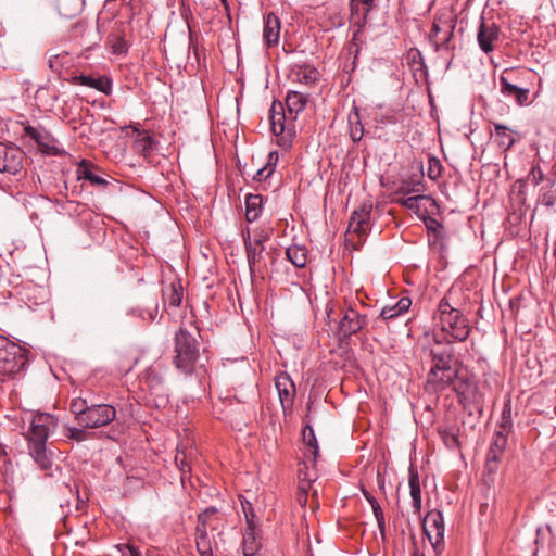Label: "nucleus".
Listing matches in <instances>:
<instances>
[{
  "instance_id": "f257e3e1",
  "label": "nucleus",
  "mask_w": 556,
  "mask_h": 556,
  "mask_svg": "<svg viewBox=\"0 0 556 556\" xmlns=\"http://www.w3.org/2000/svg\"><path fill=\"white\" fill-rule=\"evenodd\" d=\"M58 419L49 413H34L29 421V428L24 434L27 442L29 456L47 476H52L54 465L53 452L48 448V438L55 431Z\"/></svg>"
},
{
  "instance_id": "f03ea898",
  "label": "nucleus",
  "mask_w": 556,
  "mask_h": 556,
  "mask_svg": "<svg viewBox=\"0 0 556 556\" xmlns=\"http://www.w3.org/2000/svg\"><path fill=\"white\" fill-rule=\"evenodd\" d=\"M431 361L433 363L427 377V390L429 392H440L452 384L457 376V370L454 368V348L448 343L437 346L430 351Z\"/></svg>"
},
{
  "instance_id": "7ed1b4c3",
  "label": "nucleus",
  "mask_w": 556,
  "mask_h": 556,
  "mask_svg": "<svg viewBox=\"0 0 556 556\" xmlns=\"http://www.w3.org/2000/svg\"><path fill=\"white\" fill-rule=\"evenodd\" d=\"M198 330L190 332L186 328H180L175 336V367L186 374L191 375L200 361L199 342L197 339Z\"/></svg>"
},
{
  "instance_id": "20e7f679",
  "label": "nucleus",
  "mask_w": 556,
  "mask_h": 556,
  "mask_svg": "<svg viewBox=\"0 0 556 556\" xmlns=\"http://www.w3.org/2000/svg\"><path fill=\"white\" fill-rule=\"evenodd\" d=\"M439 325L441 330L457 341H465L470 333L468 318L458 309L452 307L444 298L438 306Z\"/></svg>"
},
{
  "instance_id": "39448f33",
  "label": "nucleus",
  "mask_w": 556,
  "mask_h": 556,
  "mask_svg": "<svg viewBox=\"0 0 556 556\" xmlns=\"http://www.w3.org/2000/svg\"><path fill=\"white\" fill-rule=\"evenodd\" d=\"M24 135L35 141L40 152L47 155L61 156L65 154L64 149L59 146V141L41 125H25Z\"/></svg>"
},
{
  "instance_id": "423d86ee",
  "label": "nucleus",
  "mask_w": 556,
  "mask_h": 556,
  "mask_svg": "<svg viewBox=\"0 0 556 556\" xmlns=\"http://www.w3.org/2000/svg\"><path fill=\"white\" fill-rule=\"evenodd\" d=\"M422 529L434 551L439 553L443 546L445 532L442 513L438 509L428 511L422 520Z\"/></svg>"
},
{
  "instance_id": "0eeeda50",
  "label": "nucleus",
  "mask_w": 556,
  "mask_h": 556,
  "mask_svg": "<svg viewBox=\"0 0 556 556\" xmlns=\"http://www.w3.org/2000/svg\"><path fill=\"white\" fill-rule=\"evenodd\" d=\"M367 324L366 315H362L356 309L348 307L339 321L337 336L340 341H345L361 331Z\"/></svg>"
},
{
  "instance_id": "6e6552de",
  "label": "nucleus",
  "mask_w": 556,
  "mask_h": 556,
  "mask_svg": "<svg viewBox=\"0 0 556 556\" xmlns=\"http://www.w3.org/2000/svg\"><path fill=\"white\" fill-rule=\"evenodd\" d=\"M116 417V409L109 404L90 403L81 427L87 429L100 428L109 425Z\"/></svg>"
},
{
  "instance_id": "1a4fd4ad",
  "label": "nucleus",
  "mask_w": 556,
  "mask_h": 556,
  "mask_svg": "<svg viewBox=\"0 0 556 556\" xmlns=\"http://www.w3.org/2000/svg\"><path fill=\"white\" fill-rule=\"evenodd\" d=\"M269 239L268 230L264 228H257L253 231V239L245 245L247 260L251 274H254L258 268L263 258V252L265 250L264 243Z\"/></svg>"
},
{
  "instance_id": "9d476101",
  "label": "nucleus",
  "mask_w": 556,
  "mask_h": 556,
  "mask_svg": "<svg viewBox=\"0 0 556 556\" xmlns=\"http://www.w3.org/2000/svg\"><path fill=\"white\" fill-rule=\"evenodd\" d=\"M24 152L14 144L0 142V172L16 175L23 168Z\"/></svg>"
},
{
  "instance_id": "9b49d317",
  "label": "nucleus",
  "mask_w": 556,
  "mask_h": 556,
  "mask_svg": "<svg viewBox=\"0 0 556 556\" xmlns=\"http://www.w3.org/2000/svg\"><path fill=\"white\" fill-rule=\"evenodd\" d=\"M275 387L285 414L291 412L296 393L295 384L287 372H279L275 378Z\"/></svg>"
},
{
  "instance_id": "f8f14e48",
  "label": "nucleus",
  "mask_w": 556,
  "mask_h": 556,
  "mask_svg": "<svg viewBox=\"0 0 556 556\" xmlns=\"http://www.w3.org/2000/svg\"><path fill=\"white\" fill-rule=\"evenodd\" d=\"M243 510L247 519V530L242 539V552L244 556H255L262 546L261 538L255 531L254 514L251 505L249 504L250 513H248L245 506H243Z\"/></svg>"
},
{
  "instance_id": "ddd939ff",
  "label": "nucleus",
  "mask_w": 556,
  "mask_h": 556,
  "mask_svg": "<svg viewBox=\"0 0 556 556\" xmlns=\"http://www.w3.org/2000/svg\"><path fill=\"white\" fill-rule=\"evenodd\" d=\"M27 365L26 351L18 345V351L10 350L0 356V371L4 376L20 374Z\"/></svg>"
},
{
  "instance_id": "4468645a",
  "label": "nucleus",
  "mask_w": 556,
  "mask_h": 556,
  "mask_svg": "<svg viewBox=\"0 0 556 556\" xmlns=\"http://www.w3.org/2000/svg\"><path fill=\"white\" fill-rule=\"evenodd\" d=\"M425 224L429 237V247L442 255L447 249V233L444 226L433 217L426 219Z\"/></svg>"
},
{
  "instance_id": "2eb2a0df",
  "label": "nucleus",
  "mask_w": 556,
  "mask_h": 556,
  "mask_svg": "<svg viewBox=\"0 0 556 556\" xmlns=\"http://www.w3.org/2000/svg\"><path fill=\"white\" fill-rule=\"evenodd\" d=\"M371 211V203H363L352 213L349 223V230L357 233L361 237L366 236L370 229Z\"/></svg>"
},
{
  "instance_id": "dca6fc26",
  "label": "nucleus",
  "mask_w": 556,
  "mask_h": 556,
  "mask_svg": "<svg viewBox=\"0 0 556 556\" xmlns=\"http://www.w3.org/2000/svg\"><path fill=\"white\" fill-rule=\"evenodd\" d=\"M500 28L498 26L491 22H485L484 17H481V23L477 33V41L480 49L490 53L494 50V42L498 40Z\"/></svg>"
},
{
  "instance_id": "f3484780",
  "label": "nucleus",
  "mask_w": 556,
  "mask_h": 556,
  "mask_svg": "<svg viewBox=\"0 0 556 556\" xmlns=\"http://www.w3.org/2000/svg\"><path fill=\"white\" fill-rule=\"evenodd\" d=\"M507 446V437L502 431L495 432L489 447L485 470L489 473H494L497 470V463L501 460L502 455Z\"/></svg>"
},
{
  "instance_id": "a211bd4d",
  "label": "nucleus",
  "mask_w": 556,
  "mask_h": 556,
  "mask_svg": "<svg viewBox=\"0 0 556 556\" xmlns=\"http://www.w3.org/2000/svg\"><path fill=\"white\" fill-rule=\"evenodd\" d=\"M270 125L275 136H281V140L286 137L290 139L293 135L292 129L286 127L287 114L281 102L274 101L270 108Z\"/></svg>"
},
{
  "instance_id": "6ab92c4d",
  "label": "nucleus",
  "mask_w": 556,
  "mask_h": 556,
  "mask_svg": "<svg viewBox=\"0 0 556 556\" xmlns=\"http://www.w3.org/2000/svg\"><path fill=\"white\" fill-rule=\"evenodd\" d=\"M501 92L506 98L515 99L516 103L523 105L529 99V89L521 88L509 81L507 74H502L498 78Z\"/></svg>"
},
{
  "instance_id": "aec40b11",
  "label": "nucleus",
  "mask_w": 556,
  "mask_h": 556,
  "mask_svg": "<svg viewBox=\"0 0 556 556\" xmlns=\"http://www.w3.org/2000/svg\"><path fill=\"white\" fill-rule=\"evenodd\" d=\"M280 20L274 13H269L264 18L263 40L267 47L278 45L280 38Z\"/></svg>"
},
{
  "instance_id": "412c9836",
  "label": "nucleus",
  "mask_w": 556,
  "mask_h": 556,
  "mask_svg": "<svg viewBox=\"0 0 556 556\" xmlns=\"http://www.w3.org/2000/svg\"><path fill=\"white\" fill-rule=\"evenodd\" d=\"M46 55L49 68L55 74L60 75L64 70H68L73 65V59L66 51L59 52L54 49H49Z\"/></svg>"
},
{
  "instance_id": "4be33fe9",
  "label": "nucleus",
  "mask_w": 556,
  "mask_h": 556,
  "mask_svg": "<svg viewBox=\"0 0 556 556\" xmlns=\"http://www.w3.org/2000/svg\"><path fill=\"white\" fill-rule=\"evenodd\" d=\"M98 168L87 160H81L77 166L76 175L77 179L88 180L92 186L104 187L108 185L106 179L96 173Z\"/></svg>"
},
{
  "instance_id": "5701e85b",
  "label": "nucleus",
  "mask_w": 556,
  "mask_h": 556,
  "mask_svg": "<svg viewBox=\"0 0 556 556\" xmlns=\"http://www.w3.org/2000/svg\"><path fill=\"white\" fill-rule=\"evenodd\" d=\"M292 79L303 85H312L317 80V70L308 64L294 65L291 72Z\"/></svg>"
},
{
  "instance_id": "b1692460",
  "label": "nucleus",
  "mask_w": 556,
  "mask_h": 556,
  "mask_svg": "<svg viewBox=\"0 0 556 556\" xmlns=\"http://www.w3.org/2000/svg\"><path fill=\"white\" fill-rule=\"evenodd\" d=\"M73 81L77 85L87 86L101 91L105 94L111 93L112 87L111 81L104 77L94 78L92 76L79 75L73 77Z\"/></svg>"
},
{
  "instance_id": "393cba45",
  "label": "nucleus",
  "mask_w": 556,
  "mask_h": 556,
  "mask_svg": "<svg viewBox=\"0 0 556 556\" xmlns=\"http://www.w3.org/2000/svg\"><path fill=\"white\" fill-rule=\"evenodd\" d=\"M307 97L299 91H289L286 97V106L288 115L294 119L296 115L302 112L306 105Z\"/></svg>"
},
{
  "instance_id": "a878e982",
  "label": "nucleus",
  "mask_w": 556,
  "mask_h": 556,
  "mask_svg": "<svg viewBox=\"0 0 556 556\" xmlns=\"http://www.w3.org/2000/svg\"><path fill=\"white\" fill-rule=\"evenodd\" d=\"M263 211V197L261 194L249 193L245 197V218L249 223L258 219Z\"/></svg>"
},
{
  "instance_id": "bb28decb",
  "label": "nucleus",
  "mask_w": 556,
  "mask_h": 556,
  "mask_svg": "<svg viewBox=\"0 0 556 556\" xmlns=\"http://www.w3.org/2000/svg\"><path fill=\"white\" fill-rule=\"evenodd\" d=\"M197 549L201 556H213V543L207 533V527L197 525Z\"/></svg>"
},
{
  "instance_id": "cd10ccee",
  "label": "nucleus",
  "mask_w": 556,
  "mask_h": 556,
  "mask_svg": "<svg viewBox=\"0 0 556 556\" xmlns=\"http://www.w3.org/2000/svg\"><path fill=\"white\" fill-rule=\"evenodd\" d=\"M412 305V301L409 298L400 299L396 304L392 306H384L380 312V317L384 320H391L396 318L397 316L406 313Z\"/></svg>"
},
{
  "instance_id": "c85d7f7f",
  "label": "nucleus",
  "mask_w": 556,
  "mask_h": 556,
  "mask_svg": "<svg viewBox=\"0 0 556 556\" xmlns=\"http://www.w3.org/2000/svg\"><path fill=\"white\" fill-rule=\"evenodd\" d=\"M348 123L350 126L351 139L354 142L361 141L364 136V127L362 124L359 110L356 105H354L352 111L349 113Z\"/></svg>"
},
{
  "instance_id": "c756f323",
  "label": "nucleus",
  "mask_w": 556,
  "mask_h": 556,
  "mask_svg": "<svg viewBox=\"0 0 556 556\" xmlns=\"http://www.w3.org/2000/svg\"><path fill=\"white\" fill-rule=\"evenodd\" d=\"M154 144L155 141L151 136L146 132H139L135 140V150L144 159L149 160L154 151Z\"/></svg>"
},
{
  "instance_id": "7c9ffc66",
  "label": "nucleus",
  "mask_w": 556,
  "mask_h": 556,
  "mask_svg": "<svg viewBox=\"0 0 556 556\" xmlns=\"http://www.w3.org/2000/svg\"><path fill=\"white\" fill-rule=\"evenodd\" d=\"M408 484L412 497V505L415 510L419 511L421 508V490L418 473L413 468L409 469Z\"/></svg>"
},
{
  "instance_id": "2f4dec72",
  "label": "nucleus",
  "mask_w": 556,
  "mask_h": 556,
  "mask_svg": "<svg viewBox=\"0 0 556 556\" xmlns=\"http://www.w3.org/2000/svg\"><path fill=\"white\" fill-rule=\"evenodd\" d=\"M164 303L172 307H178L182 301V287L180 283H170L163 291Z\"/></svg>"
},
{
  "instance_id": "473e14b6",
  "label": "nucleus",
  "mask_w": 556,
  "mask_h": 556,
  "mask_svg": "<svg viewBox=\"0 0 556 556\" xmlns=\"http://www.w3.org/2000/svg\"><path fill=\"white\" fill-rule=\"evenodd\" d=\"M454 29H455V22L453 20L447 21L445 23L444 31L433 42L435 51H439L441 49H443V50H451L452 49L450 43H451V40H452V38L454 36Z\"/></svg>"
},
{
  "instance_id": "72a5a7b5",
  "label": "nucleus",
  "mask_w": 556,
  "mask_h": 556,
  "mask_svg": "<svg viewBox=\"0 0 556 556\" xmlns=\"http://www.w3.org/2000/svg\"><path fill=\"white\" fill-rule=\"evenodd\" d=\"M286 254L289 261L296 267H304L307 262V250L302 245H291L287 249Z\"/></svg>"
},
{
  "instance_id": "f704fd0d",
  "label": "nucleus",
  "mask_w": 556,
  "mask_h": 556,
  "mask_svg": "<svg viewBox=\"0 0 556 556\" xmlns=\"http://www.w3.org/2000/svg\"><path fill=\"white\" fill-rule=\"evenodd\" d=\"M91 401L83 397L73 399L70 405L71 412L75 415V420L81 426L84 418L90 407Z\"/></svg>"
},
{
  "instance_id": "c9c22d12",
  "label": "nucleus",
  "mask_w": 556,
  "mask_h": 556,
  "mask_svg": "<svg viewBox=\"0 0 556 556\" xmlns=\"http://www.w3.org/2000/svg\"><path fill=\"white\" fill-rule=\"evenodd\" d=\"M141 383H144L148 390L160 389L164 384L163 377L156 367L146 369Z\"/></svg>"
},
{
  "instance_id": "e433bc0d",
  "label": "nucleus",
  "mask_w": 556,
  "mask_h": 556,
  "mask_svg": "<svg viewBox=\"0 0 556 556\" xmlns=\"http://www.w3.org/2000/svg\"><path fill=\"white\" fill-rule=\"evenodd\" d=\"M495 141L498 147L508 150L515 143L514 137L509 134V129L502 124H494Z\"/></svg>"
},
{
  "instance_id": "4c0bfd02",
  "label": "nucleus",
  "mask_w": 556,
  "mask_h": 556,
  "mask_svg": "<svg viewBox=\"0 0 556 556\" xmlns=\"http://www.w3.org/2000/svg\"><path fill=\"white\" fill-rule=\"evenodd\" d=\"M439 434L447 448L456 450L459 447L458 435L453 428H441Z\"/></svg>"
},
{
  "instance_id": "58836bf2",
  "label": "nucleus",
  "mask_w": 556,
  "mask_h": 556,
  "mask_svg": "<svg viewBox=\"0 0 556 556\" xmlns=\"http://www.w3.org/2000/svg\"><path fill=\"white\" fill-rule=\"evenodd\" d=\"M303 441L304 443L312 448V453L314 457L316 458L318 455V443L316 435L314 433V429L311 425H306L302 430Z\"/></svg>"
},
{
  "instance_id": "ea45409f",
  "label": "nucleus",
  "mask_w": 556,
  "mask_h": 556,
  "mask_svg": "<svg viewBox=\"0 0 556 556\" xmlns=\"http://www.w3.org/2000/svg\"><path fill=\"white\" fill-rule=\"evenodd\" d=\"M421 191L419 181L404 180L394 192V197L407 195L409 193H418Z\"/></svg>"
},
{
  "instance_id": "a19ab883",
  "label": "nucleus",
  "mask_w": 556,
  "mask_h": 556,
  "mask_svg": "<svg viewBox=\"0 0 556 556\" xmlns=\"http://www.w3.org/2000/svg\"><path fill=\"white\" fill-rule=\"evenodd\" d=\"M151 395V401L156 407L166 406L168 403V395L165 384H162L160 389L149 390Z\"/></svg>"
},
{
  "instance_id": "79ce46f5",
  "label": "nucleus",
  "mask_w": 556,
  "mask_h": 556,
  "mask_svg": "<svg viewBox=\"0 0 556 556\" xmlns=\"http://www.w3.org/2000/svg\"><path fill=\"white\" fill-rule=\"evenodd\" d=\"M159 314V306L155 305L151 308L142 309V308H131L128 311V315L138 316L142 319L154 320Z\"/></svg>"
},
{
  "instance_id": "37998d69",
  "label": "nucleus",
  "mask_w": 556,
  "mask_h": 556,
  "mask_svg": "<svg viewBox=\"0 0 556 556\" xmlns=\"http://www.w3.org/2000/svg\"><path fill=\"white\" fill-rule=\"evenodd\" d=\"M175 464L179 468V470L182 472V475H185L191 470V466L188 462V455H187L186 451L181 448L180 445L177 447V453L175 456Z\"/></svg>"
},
{
  "instance_id": "c03bdc74",
  "label": "nucleus",
  "mask_w": 556,
  "mask_h": 556,
  "mask_svg": "<svg viewBox=\"0 0 556 556\" xmlns=\"http://www.w3.org/2000/svg\"><path fill=\"white\" fill-rule=\"evenodd\" d=\"M86 428H76V427H68L66 429L65 435L67 439L76 442H83L86 441L89 438L88 432L85 430Z\"/></svg>"
},
{
  "instance_id": "a18cd8bd",
  "label": "nucleus",
  "mask_w": 556,
  "mask_h": 556,
  "mask_svg": "<svg viewBox=\"0 0 556 556\" xmlns=\"http://www.w3.org/2000/svg\"><path fill=\"white\" fill-rule=\"evenodd\" d=\"M421 195H413V197H406V195H400L395 197V202L406 208L409 210H418V202L422 199Z\"/></svg>"
},
{
  "instance_id": "49530a36",
  "label": "nucleus",
  "mask_w": 556,
  "mask_h": 556,
  "mask_svg": "<svg viewBox=\"0 0 556 556\" xmlns=\"http://www.w3.org/2000/svg\"><path fill=\"white\" fill-rule=\"evenodd\" d=\"M371 509H372L374 516L377 520L379 532H380L382 539H384L386 538V521H384V515H383L382 508L379 505V503H374V506H371Z\"/></svg>"
},
{
  "instance_id": "de8ad7c7",
  "label": "nucleus",
  "mask_w": 556,
  "mask_h": 556,
  "mask_svg": "<svg viewBox=\"0 0 556 556\" xmlns=\"http://www.w3.org/2000/svg\"><path fill=\"white\" fill-rule=\"evenodd\" d=\"M441 169H442V166H441L440 160H438L434 156H429V159H428V177L431 180H435L437 178H439L441 176Z\"/></svg>"
},
{
  "instance_id": "09e8293b",
  "label": "nucleus",
  "mask_w": 556,
  "mask_h": 556,
  "mask_svg": "<svg viewBox=\"0 0 556 556\" xmlns=\"http://www.w3.org/2000/svg\"><path fill=\"white\" fill-rule=\"evenodd\" d=\"M526 185L522 181H517L511 191V200L516 201L519 205H523L526 203V194H525Z\"/></svg>"
},
{
  "instance_id": "8fccbe9b",
  "label": "nucleus",
  "mask_w": 556,
  "mask_h": 556,
  "mask_svg": "<svg viewBox=\"0 0 556 556\" xmlns=\"http://www.w3.org/2000/svg\"><path fill=\"white\" fill-rule=\"evenodd\" d=\"M540 203L546 207H553L556 205V190L548 189L544 191L539 199Z\"/></svg>"
},
{
  "instance_id": "3c124183",
  "label": "nucleus",
  "mask_w": 556,
  "mask_h": 556,
  "mask_svg": "<svg viewBox=\"0 0 556 556\" xmlns=\"http://www.w3.org/2000/svg\"><path fill=\"white\" fill-rule=\"evenodd\" d=\"M448 20H440L439 22L434 21L432 23V26H431V30H430V34H429V37H430V40L431 42L433 43L438 37L441 36V34L444 31L445 29V23L447 22Z\"/></svg>"
},
{
  "instance_id": "603ef678",
  "label": "nucleus",
  "mask_w": 556,
  "mask_h": 556,
  "mask_svg": "<svg viewBox=\"0 0 556 556\" xmlns=\"http://www.w3.org/2000/svg\"><path fill=\"white\" fill-rule=\"evenodd\" d=\"M10 350L18 351V344L10 341L3 336H0V356L4 355Z\"/></svg>"
},
{
  "instance_id": "864d4df0",
  "label": "nucleus",
  "mask_w": 556,
  "mask_h": 556,
  "mask_svg": "<svg viewBox=\"0 0 556 556\" xmlns=\"http://www.w3.org/2000/svg\"><path fill=\"white\" fill-rule=\"evenodd\" d=\"M274 173V167H270V166H264L262 168H260L255 176H254V179L256 181H263V180H266L271 174Z\"/></svg>"
},
{
  "instance_id": "5fc2aeb1",
  "label": "nucleus",
  "mask_w": 556,
  "mask_h": 556,
  "mask_svg": "<svg viewBox=\"0 0 556 556\" xmlns=\"http://www.w3.org/2000/svg\"><path fill=\"white\" fill-rule=\"evenodd\" d=\"M216 513V508L210 507L201 513L198 517V525H204L207 527L210 518Z\"/></svg>"
},
{
  "instance_id": "6e6d98bb",
  "label": "nucleus",
  "mask_w": 556,
  "mask_h": 556,
  "mask_svg": "<svg viewBox=\"0 0 556 556\" xmlns=\"http://www.w3.org/2000/svg\"><path fill=\"white\" fill-rule=\"evenodd\" d=\"M529 179H531L534 185H539L544 180V174L542 169L539 166H533L530 172Z\"/></svg>"
},
{
  "instance_id": "4d7b16f0",
  "label": "nucleus",
  "mask_w": 556,
  "mask_h": 556,
  "mask_svg": "<svg viewBox=\"0 0 556 556\" xmlns=\"http://www.w3.org/2000/svg\"><path fill=\"white\" fill-rule=\"evenodd\" d=\"M375 121L381 124H394L395 118L393 115H376Z\"/></svg>"
},
{
  "instance_id": "13d9d810",
  "label": "nucleus",
  "mask_w": 556,
  "mask_h": 556,
  "mask_svg": "<svg viewBox=\"0 0 556 556\" xmlns=\"http://www.w3.org/2000/svg\"><path fill=\"white\" fill-rule=\"evenodd\" d=\"M508 425H510V410L509 409L507 412L506 410L503 412V421L501 424V427L506 428Z\"/></svg>"
},
{
  "instance_id": "bf43d9fd",
  "label": "nucleus",
  "mask_w": 556,
  "mask_h": 556,
  "mask_svg": "<svg viewBox=\"0 0 556 556\" xmlns=\"http://www.w3.org/2000/svg\"><path fill=\"white\" fill-rule=\"evenodd\" d=\"M277 161H278V153L277 152H270L269 155H268V163L266 164V166L274 167L275 164L277 163Z\"/></svg>"
},
{
  "instance_id": "052dcab7",
  "label": "nucleus",
  "mask_w": 556,
  "mask_h": 556,
  "mask_svg": "<svg viewBox=\"0 0 556 556\" xmlns=\"http://www.w3.org/2000/svg\"><path fill=\"white\" fill-rule=\"evenodd\" d=\"M242 238H243L244 247L248 245V242L253 239V233H251L249 228H247L245 230L242 231Z\"/></svg>"
},
{
  "instance_id": "680f3d73",
  "label": "nucleus",
  "mask_w": 556,
  "mask_h": 556,
  "mask_svg": "<svg viewBox=\"0 0 556 556\" xmlns=\"http://www.w3.org/2000/svg\"><path fill=\"white\" fill-rule=\"evenodd\" d=\"M365 498L368 501L370 506H374V503H378L377 500L366 490H362Z\"/></svg>"
},
{
  "instance_id": "e2e57ef3",
  "label": "nucleus",
  "mask_w": 556,
  "mask_h": 556,
  "mask_svg": "<svg viewBox=\"0 0 556 556\" xmlns=\"http://www.w3.org/2000/svg\"><path fill=\"white\" fill-rule=\"evenodd\" d=\"M363 4L365 7V16L367 15V13L371 10V8L374 7V0H364L363 1Z\"/></svg>"
},
{
  "instance_id": "0e129e2a",
  "label": "nucleus",
  "mask_w": 556,
  "mask_h": 556,
  "mask_svg": "<svg viewBox=\"0 0 556 556\" xmlns=\"http://www.w3.org/2000/svg\"><path fill=\"white\" fill-rule=\"evenodd\" d=\"M130 556H141L140 552L134 546H127Z\"/></svg>"
},
{
  "instance_id": "69168bd1",
  "label": "nucleus",
  "mask_w": 556,
  "mask_h": 556,
  "mask_svg": "<svg viewBox=\"0 0 556 556\" xmlns=\"http://www.w3.org/2000/svg\"><path fill=\"white\" fill-rule=\"evenodd\" d=\"M412 556H425V555L422 553H420L417 548H415Z\"/></svg>"
},
{
  "instance_id": "338daca9",
  "label": "nucleus",
  "mask_w": 556,
  "mask_h": 556,
  "mask_svg": "<svg viewBox=\"0 0 556 556\" xmlns=\"http://www.w3.org/2000/svg\"><path fill=\"white\" fill-rule=\"evenodd\" d=\"M118 48H121V45H117V46L114 48L115 52H118V51H119V49H118Z\"/></svg>"
},
{
  "instance_id": "774afa93",
  "label": "nucleus",
  "mask_w": 556,
  "mask_h": 556,
  "mask_svg": "<svg viewBox=\"0 0 556 556\" xmlns=\"http://www.w3.org/2000/svg\"><path fill=\"white\" fill-rule=\"evenodd\" d=\"M118 48H121V45H117V46L114 48L115 52H118V51H119V49H118Z\"/></svg>"
}]
</instances>
